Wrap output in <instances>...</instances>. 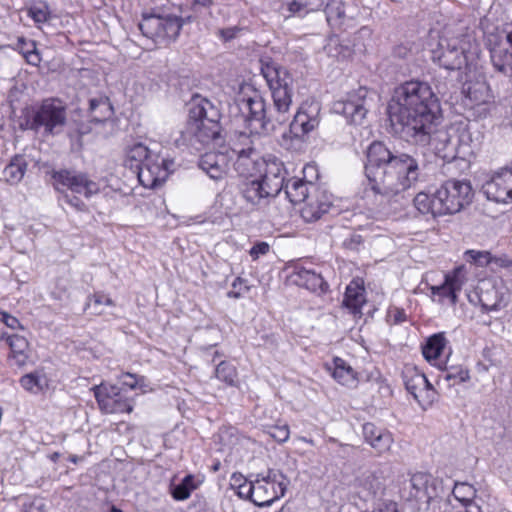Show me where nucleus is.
<instances>
[{"instance_id":"obj_1","label":"nucleus","mask_w":512,"mask_h":512,"mask_svg":"<svg viewBox=\"0 0 512 512\" xmlns=\"http://www.w3.org/2000/svg\"><path fill=\"white\" fill-rule=\"evenodd\" d=\"M424 161L416 156L392 151L384 142H372L366 151L364 166L367 185L363 198L382 207L393 197L413 187L423 176Z\"/></svg>"},{"instance_id":"obj_2","label":"nucleus","mask_w":512,"mask_h":512,"mask_svg":"<svg viewBox=\"0 0 512 512\" xmlns=\"http://www.w3.org/2000/svg\"><path fill=\"white\" fill-rule=\"evenodd\" d=\"M392 132L423 146L441 122L440 102L427 82L410 80L398 86L387 108Z\"/></svg>"},{"instance_id":"obj_3","label":"nucleus","mask_w":512,"mask_h":512,"mask_svg":"<svg viewBox=\"0 0 512 512\" xmlns=\"http://www.w3.org/2000/svg\"><path fill=\"white\" fill-rule=\"evenodd\" d=\"M220 118V110L211 100L201 96L193 97L187 127L182 132L183 141L197 151L206 147H223L225 134Z\"/></svg>"},{"instance_id":"obj_4","label":"nucleus","mask_w":512,"mask_h":512,"mask_svg":"<svg viewBox=\"0 0 512 512\" xmlns=\"http://www.w3.org/2000/svg\"><path fill=\"white\" fill-rule=\"evenodd\" d=\"M162 149L136 143L126 152L125 166L137 174L140 184L154 189L168 178L174 161L162 155Z\"/></svg>"},{"instance_id":"obj_5","label":"nucleus","mask_w":512,"mask_h":512,"mask_svg":"<svg viewBox=\"0 0 512 512\" xmlns=\"http://www.w3.org/2000/svg\"><path fill=\"white\" fill-rule=\"evenodd\" d=\"M429 136V142L425 146H429L438 157L447 162L466 159L473 154V147L476 145L470 126L457 129L436 126Z\"/></svg>"},{"instance_id":"obj_6","label":"nucleus","mask_w":512,"mask_h":512,"mask_svg":"<svg viewBox=\"0 0 512 512\" xmlns=\"http://www.w3.org/2000/svg\"><path fill=\"white\" fill-rule=\"evenodd\" d=\"M236 103L251 133L268 134L278 127L265 99L251 85L241 86Z\"/></svg>"},{"instance_id":"obj_7","label":"nucleus","mask_w":512,"mask_h":512,"mask_svg":"<svg viewBox=\"0 0 512 512\" xmlns=\"http://www.w3.org/2000/svg\"><path fill=\"white\" fill-rule=\"evenodd\" d=\"M264 78L267 81L273 107L270 108L273 114V121L277 126L286 123L290 118V108L293 103V76L284 67H270L262 69Z\"/></svg>"},{"instance_id":"obj_8","label":"nucleus","mask_w":512,"mask_h":512,"mask_svg":"<svg viewBox=\"0 0 512 512\" xmlns=\"http://www.w3.org/2000/svg\"><path fill=\"white\" fill-rule=\"evenodd\" d=\"M185 24V19L176 13L154 9L142 15L138 24L139 30L146 38L159 46H167L174 42Z\"/></svg>"},{"instance_id":"obj_9","label":"nucleus","mask_w":512,"mask_h":512,"mask_svg":"<svg viewBox=\"0 0 512 512\" xmlns=\"http://www.w3.org/2000/svg\"><path fill=\"white\" fill-rule=\"evenodd\" d=\"M474 192L469 180L449 179L438 189V205L443 215L454 214L468 206L473 199Z\"/></svg>"},{"instance_id":"obj_10","label":"nucleus","mask_w":512,"mask_h":512,"mask_svg":"<svg viewBox=\"0 0 512 512\" xmlns=\"http://www.w3.org/2000/svg\"><path fill=\"white\" fill-rule=\"evenodd\" d=\"M255 483L256 506L267 507L284 497L290 480L281 470L270 468L256 473Z\"/></svg>"},{"instance_id":"obj_11","label":"nucleus","mask_w":512,"mask_h":512,"mask_svg":"<svg viewBox=\"0 0 512 512\" xmlns=\"http://www.w3.org/2000/svg\"><path fill=\"white\" fill-rule=\"evenodd\" d=\"M431 54L433 62L447 70H459L468 64L467 43L461 38L440 37Z\"/></svg>"},{"instance_id":"obj_12","label":"nucleus","mask_w":512,"mask_h":512,"mask_svg":"<svg viewBox=\"0 0 512 512\" xmlns=\"http://www.w3.org/2000/svg\"><path fill=\"white\" fill-rule=\"evenodd\" d=\"M100 410L106 414L131 413L134 399L116 385L101 383L92 388Z\"/></svg>"},{"instance_id":"obj_13","label":"nucleus","mask_w":512,"mask_h":512,"mask_svg":"<svg viewBox=\"0 0 512 512\" xmlns=\"http://www.w3.org/2000/svg\"><path fill=\"white\" fill-rule=\"evenodd\" d=\"M64 124V104L58 98L45 99L27 119L31 130L39 131L44 128L46 135L55 134V128Z\"/></svg>"},{"instance_id":"obj_14","label":"nucleus","mask_w":512,"mask_h":512,"mask_svg":"<svg viewBox=\"0 0 512 512\" xmlns=\"http://www.w3.org/2000/svg\"><path fill=\"white\" fill-rule=\"evenodd\" d=\"M320 111L321 105L318 101L302 102L289 125L288 133H284L282 136L283 142L288 138L300 141L305 135L315 130L320 123Z\"/></svg>"},{"instance_id":"obj_15","label":"nucleus","mask_w":512,"mask_h":512,"mask_svg":"<svg viewBox=\"0 0 512 512\" xmlns=\"http://www.w3.org/2000/svg\"><path fill=\"white\" fill-rule=\"evenodd\" d=\"M491 62L494 69L512 78V29L487 38Z\"/></svg>"},{"instance_id":"obj_16","label":"nucleus","mask_w":512,"mask_h":512,"mask_svg":"<svg viewBox=\"0 0 512 512\" xmlns=\"http://www.w3.org/2000/svg\"><path fill=\"white\" fill-rule=\"evenodd\" d=\"M357 494L363 501L374 506L373 512H398L396 502L384 500V482L375 474H368L361 480Z\"/></svg>"},{"instance_id":"obj_17","label":"nucleus","mask_w":512,"mask_h":512,"mask_svg":"<svg viewBox=\"0 0 512 512\" xmlns=\"http://www.w3.org/2000/svg\"><path fill=\"white\" fill-rule=\"evenodd\" d=\"M465 282V268L458 266L444 275L439 285H429L431 299L439 304L454 306L458 302V294Z\"/></svg>"},{"instance_id":"obj_18","label":"nucleus","mask_w":512,"mask_h":512,"mask_svg":"<svg viewBox=\"0 0 512 512\" xmlns=\"http://www.w3.org/2000/svg\"><path fill=\"white\" fill-rule=\"evenodd\" d=\"M333 110L342 114L348 123L361 125L368 112V89L359 87L348 93L344 100L334 103Z\"/></svg>"},{"instance_id":"obj_19","label":"nucleus","mask_w":512,"mask_h":512,"mask_svg":"<svg viewBox=\"0 0 512 512\" xmlns=\"http://www.w3.org/2000/svg\"><path fill=\"white\" fill-rule=\"evenodd\" d=\"M488 200L496 203L512 202V165L495 171L481 187Z\"/></svg>"},{"instance_id":"obj_20","label":"nucleus","mask_w":512,"mask_h":512,"mask_svg":"<svg viewBox=\"0 0 512 512\" xmlns=\"http://www.w3.org/2000/svg\"><path fill=\"white\" fill-rule=\"evenodd\" d=\"M482 310L486 313L499 311L506 307L510 300L508 288L502 281L483 280L477 291Z\"/></svg>"},{"instance_id":"obj_21","label":"nucleus","mask_w":512,"mask_h":512,"mask_svg":"<svg viewBox=\"0 0 512 512\" xmlns=\"http://www.w3.org/2000/svg\"><path fill=\"white\" fill-rule=\"evenodd\" d=\"M436 495L435 479L425 472L413 474L402 488V496L408 501L429 504Z\"/></svg>"},{"instance_id":"obj_22","label":"nucleus","mask_w":512,"mask_h":512,"mask_svg":"<svg viewBox=\"0 0 512 512\" xmlns=\"http://www.w3.org/2000/svg\"><path fill=\"white\" fill-rule=\"evenodd\" d=\"M405 388L422 407L431 405L436 398V391L425 374L416 368H406L403 372Z\"/></svg>"},{"instance_id":"obj_23","label":"nucleus","mask_w":512,"mask_h":512,"mask_svg":"<svg viewBox=\"0 0 512 512\" xmlns=\"http://www.w3.org/2000/svg\"><path fill=\"white\" fill-rule=\"evenodd\" d=\"M301 209V216L305 222H315L329 213L333 207V196L325 189L319 187L310 193Z\"/></svg>"},{"instance_id":"obj_24","label":"nucleus","mask_w":512,"mask_h":512,"mask_svg":"<svg viewBox=\"0 0 512 512\" xmlns=\"http://www.w3.org/2000/svg\"><path fill=\"white\" fill-rule=\"evenodd\" d=\"M287 170L284 163L274 155L264 156V164L258 173V177L267 185V189L277 196L287 181Z\"/></svg>"},{"instance_id":"obj_25","label":"nucleus","mask_w":512,"mask_h":512,"mask_svg":"<svg viewBox=\"0 0 512 512\" xmlns=\"http://www.w3.org/2000/svg\"><path fill=\"white\" fill-rule=\"evenodd\" d=\"M240 193L243 199L256 209L264 208L276 197L258 176L246 178L240 186Z\"/></svg>"},{"instance_id":"obj_26","label":"nucleus","mask_w":512,"mask_h":512,"mask_svg":"<svg viewBox=\"0 0 512 512\" xmlns=\"http://www.w3.org/2000/svg\"><path fill=\"white\" fill-rule=\"evenodd\" d=\"M231 162L223 147H216L200 157L198 166L211 179L218 181L227 175Z\"/></svg>"},{"instance_id":"obj_27","label":"nucleus","mask_w":512,"mask_h":512,"mask_svg":"<svg viewBox=\"0 0 512 512\" xmlns=\"http://www.w3.org/2000/svg\"><path fill=\"white\" fill-rule=\"evenodd\" d=\"M289 278L295 285L317 294H324L329 288L321 273L301 264L293 266V271L290 273Z\"/></svg>"},{"instance_id":"obj_28","label":"nucleus","mask_w":512,"mask_h":512,"mask_svg":"<svg viewBox=\"0 0 512 512\" xmlns=\"http://www.w3.org/2000/svg\"><path fill=\"white\" fill-rule=\"evenodd\" d=\"M237 198L231 188H224L215 198L212 206L211 222L224 225L236 213Z\"/></svg>"},{"instance_id":"obj_29","label":"nucleus","mask_w":512,"mask_h":512,"mask_svg":"<svg viewBox=\"0 0 512 512\" xmlns=\"http://www.w3.org/2000/svg\"><path fill=\"white\" fill-rule=\"evenodd\" d=\"M362 434L364 441L379 454L389 451L394 442L390 431L371 422L363 424Z\"/></svg>"},{"instance_id":"obj_30","label":"nucleus","mask_w":512,"mask_h":512,"mask_svg":"<svg viewBox=\"0 0 512 512\" xmlns=\"http://www.w3.org/2000/svg\"><path fill=\"white\" fill-rule=\"evenodd\" d=\"M366 303L364 280L353 278L347 285L343 305L354 315L362 314V307Z\"/></svg>"},{"instance_id":"obj_31","label":"nucleus","mask_w":512,"mask_h":512,"mask_svg":"<svg viewBox=\"0 0 512 512\" xmlns=\"http://www.w3.org/2000/svg\"><path fill=\"white\" fill-rule=\"evenodd\" d=\"M264 164V157H261L256 149L239 155L233 160L235 171L242 177L252 178L258 176Z\"/></svg>"},{"instance_id":"obj_32","label":"nucleus","mask_w":512,"mask_h":512,"mask_svg":"<svg viewBox=\"0 0 512 512\" xmlns=\"http://www.w3.org/2000/svg\"><path fill=\"white\" fill-rule=\"evenodd\" d=\"M317 184L312 180L304 181L303 179L293 177L287 179L284 184L283 190L287 199L292 204L304 202L310 193L316 188Z\"/></svg>"},{"instance_id":"obj_33","label":"nucleus","mask_w":512,"mask_h":512,"mask_svg":"<svg viewBox=\"0 0 512 512\" xmlns=\"http://www.w3.org/2000/svg\"><path fill=\"white\" fill-rule=\"evenodd\" d=\"M113 114L114 109L110 99L107 96H99L89 99L88 109L81 117H86L90 122L102 123L110 119Z\"/></svg>"},{"instance_id":"obj_34","label":"nucleus","mask_w":512,"mask_h":512,"mask_svg":"<svg viewBox=\"0 0 512 512\" xmlns=\"http://www.w3.org/2000/svg\"><path fill=\"white\" fill-rule=\"evenodd\" d=\"M254 149L255 146L253 138L247 133L240 132L238 134H234L233 136H230L228 141L227 137L225 136V144L223 146V150L227 155H229V159L231 161H233L235 157L248 153Z\"/></svg>"},{"instance_id":"obj_35","label":"nucleus","mask_w":512,"mask_h":512,"mask_svg":"<svg viewBox=\"0 0 512 512\" xmlns=\"http://www.w3.org/2000/svg\"><path fill=\"white\" fill-rule=\"evenodd\" d=\"M66 186L72 192L82 194L86 198H90L100 191L99 185L90 180L88 176L83 173L70 175V173L66 171Z\"/></svg>"},{"instance_id":"obj_36","label":"nucleus","mask_w":512,"mask_h":512,"mask_svg":"<svg viewBox=\"0 0 512 512\" xmlns=\"http://www.w3.org/2000/svg\"><path fill=\"white\" fill-rule=\"evenodd\" d=\"M230 485L239 498L250 500L256 505L255 474H250L249 478H245L242 474L234 473Z\"/></svg>"},{"instance_id":"obj_37","label":"nucleus","mask_w":512,"mask_h":512,"mask_svg":"<svg viewBox=\"0 0 512 512\" xmlns=\"http://www.w3.org/2000/svg\"><path fill=\"white\" fill-rule=\"evenodd\" d=\"M28 164L29 162L25 155H14L3 170L5 180L12 185L18 184L23 179L27 171Z\"/></svg>"},{"instance_id":"obj_38","label":"nucleus","mask_w":512,"mask_h":512,"mask_svg":"<svg viewBox=\"0 0 512 512\" xmlns=\"http://www.w3.org/2000/svg\"><path fill=\"white\" fill-rule=\"evenodd\" d=\"M414 207L423 215H431L432 217L443 216L438 205L437 190L433 194L425 192L418 193L413 199Z\"/></svg>"},{"instance_id":"obj_39","label":"nucleus","mask_w":512,"mask_h":512,"mask_svg":"<svg viewBox=\"0 0 512 512\" xmlns=\"http://www.w3.org/2000/svg\"><path fill=\"white\" fill-rule=\"evenodd\" d=\"M333 378L341 385L353 388L357 385V377L353 368L345 360L336 357L333 360Z\"/></svg>"},{"instance_id":"obj_40","label":"nucleus","mask_w":512,"mask_h":512,"mask_svg":"<svg viewBox=\"0 0 512 512\" xmlns=\"http://www.w3.org/2000/svg\"><path fill=\"white\" fill-rule=\"evenodd\" d=\"M446 345V338L442 333L430 336L422 348L424 358L433 365L440 367L438 361Z\"/></svg>"},{"instance_id":"obj_41","label":"nucleus","mask_w":512,"mask_h":512,"mask_svg":"<svg viewBox=\"0 0 512 512\" xmlns=\"http://www.w3.org/2000/svg\"><path fill=\"white\" fill-rule=\"evenodd\" d=\"M39 171L43 174L47 184L59 192H64V171L56 169V166L51 162H37Z\"/></svg>"},{"instance_id":"obj_42","label":"nucleus","mask_w":512,"mask_h":512,"mask_svg":"<svg viewBox=\"0 0 512 512\" xmlns=\"http://www.w3.org/2000/svg\"><path fill=\"white\" fill-rule=\"evenodd\" d=\"M114 301L102 292H96L87 298L84 309L92 315L106 313L108 307H114Z\"/></svg>"},{"instance_id":"obj_43","label":"nucleus","mask_w":512,"mask_h":512,"mask_svg":"<svg viewBox=\"0 0 512 512\" xmlns=\"http://www.w3.org/2000/svg\"><path fill=\"white\" fill-rule=\"evenodd\" d=\"M196 488L194 475L188 474L179 483L170 485V494L174 500L184 501Z\"/></svg>"},{"instance_id":"obj_44","label":"nucleus","mask_w":512,"mask_h":512,"mask_svg":"<svg viewBox=\"0 0 512 512\" xmlns=\"http://www.w3.org/2000/svg\"><path fill=\"white\" fill-rule=\"evenodd\" d=\"M215 377L227 386L238 387L239 378L237 368L228 361H221L215 368Z\"/></svg>"},{"instance_id":"obj_45","label":"nucleus","mask_w":512,"mask_h":512,"mask_svg":"<svg viewBox=\"0 0 512 512\" xmlns=\"http://www.w3.org/2000/svg\"><path fill=\"white\" fill-rule=\"evenodd\" d=\"M20 384L26 391L37 394L47 387V378L39 371H35L22 376Z\"/></svg>"},{"instance_id":"obj_46","label":"nucleus","mask_w":512,"mask_h":512,"mask_svg":"<svg viewBox=\"0 0 512 512\" xmlns=\"http://www.w3.org/2000/svg\"><path fill=\"white\" fill-rule=\"evenodd\" d=\"M453 497L461 502L464 506V509L467 505L474 503V498L476 496V489L473 485L466 482H457L452 490Z\"/></svg>"},{"instance_id":"obj_47","label":"nucleus","mask_w":512,"mask_h":512,"mask_svg":"<svg viewBox=\"0 0 512 512\" xmlns=\"http://www.w3.org/2000/svg\"><path fill=\"white\" fill-rule=\"evenodd\" d=\"M442 378L447 382H452L450 385L466 382L470 379L469 371L462 366H450L445 368Z\"/></svg>"},{"instance_id":"obj_48","label":"nucleus","mask_w":512,"mask_h":512,"mask_svg":"<svg viewBox=\"0 0 512 512\" xmlns=\"http://www.w3.org/2000/svg\"><path fill=\"white\" fill-rule=\"evenodd\" d=\"M26 13L35 23H44L50 16L48 5L43 1L31 3L27 6Z\"/></svg>"},{"instance_id":"obj_49","label":"nucleus","mask_w":512,"mask_h":512,"mask_svg":"<svg viewBox=\"0 0 512 512\" xmlns=\"http://www.w3.org/2000/svg\"><path fill=\"white\" fill-rule=\"evenodd\" d=\"M466 262L484 267L492 263L493 256L488 251L467 250L464 253Z\"/></svg>"},{"instance_id":"obj_50","label":"nucleus","mask_w":512,"mask_h":512,"mask_svg":"<svg viewBox=\"0 0 512 512\" xmlns=\"http://www.w3.org/2000/svg\"><path fill=\"white\" fill-rule=\"evenodd\" d=\"M15 49L18 50L30 64H35L39 60L38 54L34 51L35 44L33 41H28L20 37L18 38Z\"/></svg>"},{"instance_id":"obj_51","label":"nucleus","mask_w":512,"mask_h":512,"mask_svg":"<svg viewBox=\"0 0 512 512\" xmlns=\"http://www.w3.org/2000/svg\"><path fill=\"white\" fill-rule=\"evenodd\" d=\"M486 87L481 85H471L468 84L466 87H464V92L466 93V96L474 103L479 104L485 101V93Z\"/></svg>"},{"instance_id":"obj_52","label":"nucleus","mask_w":512,"mask_h":512,"mask_svg":"<svg viewBox=\"0 0 512 512\" xmlns=\"http://www.w3.org/2000/svg\"><path fill=\"white\" fill-rule=\"evenodd\" d=\"M407 320V314L403 308L390 307L387 311L386 321L390 325H399Z\"/></svg>"},{"instance_id":"obj_53","label":"nucleus","mask_w":512,"mask_h":512,"mask_svg":"<svg viewBox=\"0 0 512 512\" xmlns=\"http://www.w3.org/2000/svg\"><path fill=\"white\" fill-rule=\"evenodd\" d=\"M269 435L277 442L284 443L289 439V427L286 424L272 426L269 428Z\"/></svg>"},{"instance_id":"obj_54","label":"nucleus","mask_w":512,"mask_h":512,"mask_svg":"<svg viewBox=\"0 0 512 512\" xmlns=\"http://www.w3.org/2000/svg\"><path fill=\"white\" fill-rule=\"evenodd\" d=\"M242 30L243 28L240 26L227 27L220 29L217 35L223 42H229L237 38Z\"/></svg>"},{"instance_id":"obj_55","label":"nucleus","mask_w":512,"mask_h":512,"mask_svg":"<svg viewBox=\"0 0 512 512\" xmlns=\"http://www.w3.org/2000/svg\"><path fill=\"white\" fill-rule=\"evenodd\" d=\"M7 341L12 351L17 353H22L28 345L26 339L19 335L9 336Z\"/></svg>"},{"instance_id":"obj_56","label":"nucleus","mask_w":512,"mask_h":512,"mask_svg":"<svg viewBox=\"0 0 512 512\" xmlns=\"http://www.w3.org/2000/svg\"><path fill=\"white\" fill-rule=\"evenodd\" d=\"M363 245V237L360 234H350L349 237L345 238L343 241V246L352 251H358L360 247Z\"/></svg>"},{"instance_id":"obj_57","label":"nucleus","mask_w":512,"mask_h":512,"mask_svg":"<svg viewBox=\"0 0 512 512\" xmlns=\"http://www.w3.org/2000/svg\"><path fill=\"white\" fill-rule=\"evenodd\" d=\"M119 379L124 386H127L130 389H135L144 380L143 377H139L136 374H131L129 372L122 373Z\"/></svg>"},{"instance_id":"obj_58","label":"nucleus","mask_w":512,"mask_h":512,"mask_svg":"<svg viewBox=\"0 0 512 512\" xmlns=\"http://www.w3.org/2000/svg\"><path fill=\"white\" fill-rule=\"evenodd\" d=\"M269 248L270 247L268 243L260 241L251 247V249L249 250V254L253 260H257L260 256L267 254Z\"/></svg>"},{"instance_id":"obj_59","label":"nucleus","mask_w":512,"mask_h":512,"mask_svg":"<svg viewBox=\"0 0 512 512\" xmlns=\"http://www.w3.org/2000/svg\"><path fill=\"white\" fill-rule=\"evenodd\" d=\"M44 501L43 499H33L27 503L23 504V512H44Z\"/></svg>"},{"instance_id":"obj_60","label":"nucleus","mask_w":512,"mask_h":512,"mask_svg":"<svg viewBox=\"0 0 512 512\" xmlns=\"http://www.w3.org/2000/svg\"><path fill=\"white\" fill-rule=\"evenodd\" d=\"M303 179L304 181L312 180V182H315L319 178V172L314 164H307L303 168Z\"/></svg>"},{"instance_id":"obj_61","label":"nucleus","mask_w":512,"mask_h":512,"mask_svg":"<svg viewBox=\"0 0 512 512\" xmlns=\"http://www.w3.org/2000/svg\"><path fill=\"white\" fill-rule=\"evenodd\" d=\"M0 321H2L7 327H9L11 329L21 328V324L16 317L8 314L7 312L1 311V310H0Z\"/></svg>"},{"instance_id":"obj_62","label":"nucleus","mask_w":512,"mask_h":512,"mask_svg":"<svg viewBox=\"0 0 512 512\" xmlns=\"http://www.w3.org/2000/svg\"><path fill=\"white\" fill-rule=\"evenodd\" d=\"M288 11L292 14H298L300 16H303L309 12L306 3H302L296 0H293L288 4Z\"/></svg>"},{"instance_id":"obj_63","label":"nucleus","mask_w":512,"mask_h":512,"mask_svg":"<svg viewBox=\"0 0 512 512\" xmlns=\"http://www.w3.org/2000/svg\"><path fill=\"white\" fill-rule=\"evenodd\" d=\"M492 263H494L495 265H497L499 267H502V268H510V267H512V259H510L507 256H500V257H494L493 256Z\"/></svg>"},{"instance_id":"obj_64","label":"nucleus","mask_w":512,"mask_h":512,"mask_svg":"<svg viewBox=\"0 0 512 512\" xmlns=\"http://www.w3.org/2000/svg\"><path fill=\"white\" fill-rule=\"evenodd\" d=\"M193 7L210 8L213 5V0H191Z\"/></svg>"}]
</instances>
